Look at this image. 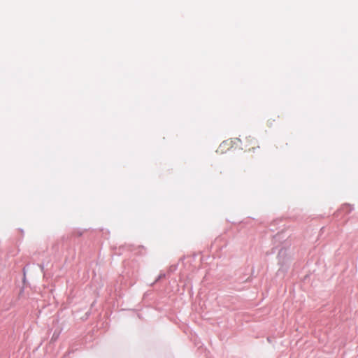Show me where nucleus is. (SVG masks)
Returning a JSON list of instances; mask_svg holds the SVG:
<instances>
[{
	"instance_id": "f257e3e1",
	"label": "nucleus",
	"mask_w": 358,
	"mask_h": 358,
	"mask_svg": "<svg viewBox=\"0 0 358 358\" xmlns=\"http://www.w3.org/2000/svg\"><path fill=\"white\" fill-rule=\"evenodd\" d=\"M236 141L240 143L241 149L245 152L256 154L260 150L258 141L251 136H243L241 138H236Z\"/></svg>"
}]
</instances>
